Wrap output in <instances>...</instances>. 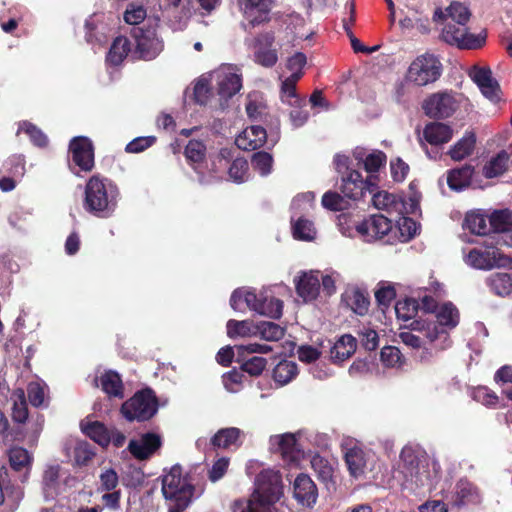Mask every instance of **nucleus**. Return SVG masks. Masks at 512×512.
<instances>
[{
	"label": "nucleus",
	"instance_id": "nucleus-9",
	"mask_svg": "<svg viewBox=\"0 0 512 512\" xmlns=\"http://www.w3.org/2000/svg\"><path fill=\"white\" fill-rule=\"evenodd\" d=\"M464 97L452 91H441L431 94L422 105L425 114L431 118H448L453 115Z\"/></svg>",
	"mask_w": 512,
	"mask_h": 512
},
{
	"label": "nucleus",
	"instance_id": "nucleus-41",
	"mask_svg": "<svg viewBox=\"0 0 512 512\" xmlns=\"http://www.w3.org/2000/svg\"><path fill=\"white\" fill-rule=\"evenodd\" d=\"M489 226L490 230L494 231V235L490 239L496 241L497 244L500 243L499 235L512 228L511 214L505 210L493 212L489 216Z\"/></svg>",
	"mask_w": 512,
	"mask_h": 512
},
{
	"label": "nucleus",
	"instance_id": "nucleus-53",
	"mask_svg": "<svg viewBox=\"0 0 512 512\" xmlns=\"http://www.w3.org/2000/svg\"><path fill=\"white\" fill-rule=\"evenodd\" d=\"M241 431L238 428H226L218 431L212 438V444L220 448H228L235 444Z\"/></svg>",
	"mask_w": 512,
	"mask_h": 512
},
{
	"label": "nucleus",
	"instance_id": "nucleus-27",
	"mask_svg": "<svg viewBox=\"0 0 512 512\" xmlns=\"http://www.w3.org/2000/svg\"><path fill=\"white\" fill-rule=\"evenodd\" d=\"M342 299L354 313L360 316L367 314L370 306L367 291L357 286H352L346 289L342 295Z\"/></svg>",
	"mask_w": 512,
	"mask_h": 512
},
{
	"label": "nucleus",
	"instance_id": "nucleus-60",
	"mask_svg": "<svg viewBox=\"0 0 512 512\" xmlns=\"http://www.w3.org/2000/svg\"><path fill=\"white\" fill-rule=\"evenodd\" d=\"M229 177L236 183L248 179V162L243 158H236L229 167Z\"/></svg>",
	"mask_w": 512,
	"mask_h": 512
},
{
	"label": "nucleus",
	"instance_id": "nucleus-19",
	"mask_svg": "<svg viewBox=\"0 0 512 512\" xmlns=\"http://www.w3.org/2000/svg\"><path fill=\"white\" fill-rule=\"evenodd\" d=\"M72 160L82 171H91L94 167V149L89 138L78 136L70 142Z\"/></svg>",
	"mask_w": 512,
	"mask_h": 512
},
{
	"label": "nucleus",
	"instance_id": "nucleus-20",
	"mask_svg": "<svg viewBox=\"0 0 512 512\" xmlns=\"http://www.w3.org/2000/svg\"><path fill=\"white\" fill-rule=\"evenodd\" d=\"M413 330L421 333L436 349L444 350L451 345L449 331L436 322L415 321Z\"/></svg>",
	"mask_w": 512,
	"mask_h": 512
},
{
	"label": "nucleus",
	"instance_id": "nucleus-18",
	"mask_svg": "<svg viewBox=\"0 0 512 512\" xmlns=\"http://www.w3.org/2000/svg\"><path fill=\"white\" fill-rule=\"evenodd\" d=\"M392 219L373 215L356 225L357 235L365 242L381 240L393 231Z\"/></svg>",
	"mask_w": 512,
	"mask_h": 512
},
{
	"label": "nucleus",
	"instance_id": "nucleus-3",
	"mask_svg": "<svg viewBox=\"0 0 512 512\" xmlns=\"http://www.w3.org/2000/svg\"><path fill=\"white\" fill-rule=\"evenodd\" d=\"M283 494L281 476L274 469H262L255 479V491L241 512H285L279 500Z\"/></svg>",
	"mask_w": 512,
	"mask_h": 512
},
{
	"label": "nucleus",
	"instance_id": "nucleus-31",
	"mask_svg": "<svg viewBox=\"0 0 512 512\" xmlns=\"http://www.w3.org/2000/svg\"><path fill=\"white\" fill-rule=\"evenodd\" d=\"M205 145L201 141L191 140L185 148L187 160L191 163L193 169L199 174L200 182H208L202 170V161L205 157Z\"/></svg>",
	"mask_w": 512,
	"mask_h": 512
},
{
	"label": "nucleus",
	"instance_id": "nucleus-30",
	"mask_svg": "<svg viewBox=\"0 0 512 512\" xmlns=\"http://www.w3.org/2000/svg\"><path fill=\"white\" fill-rule=\"evenodd\" d=\"M86 40L102 45L107 40L108 26L104 23V15L94 14L85 22Z\"/></svg>",
	"mask_w": 512,
	"mask_h": 512
},
{
	"label": "nucleus",
	"instance_id": "nucleus-2",
	"mask_svg": "<svg viewBox=\"0 0 512 512\" xmlns=\"http://www.w3.org/2000/svg\"><path fill=\"white\" fill-rule=\"evenodd\" d=\"M470 16L468 7L455 1L445 11L436 9L433 20L442 25L441 35L445 42L462 49H476L484 44L485 36L468 33L466 24Z\"/></svg>",
	"mask_w": 512,
	"mask_h": 512
},
{
	"label": "nucleus",
	"instance_id": "nucleus-1",
	"mask_svg": "<svg viewBox=\"0 0 512 512\" xmlns=\"http://www.w3.org/2000/svg\"><path fill=\"white\" fill-rule=\"evenodd\" d=\"M400 458L399 469L406 489L426 493L436 488L440 480V465L434 458L411 446L402 449Z\"/></svg>",
	"mask_w": 512,
	"mask_h": 512
},
{
	"label": "nucleus",
	"instance_id": "nucleus-54",
	"mask_svg": "<svg viewBox=\"0 0 512 512\" xmlns=\"http://www.w3.org/2000/svg\"><path fill=\"white\" fill-rule=\"evenodd\" d=\"M381 362L389 368H399L404 364V358L397 347H383L380 354Z\"/></svg>",
	"mask_w": 512,
	"mask_h": 512
},
{
	"label": "nucleus",
	"instance_id": "nucleus-44",
	"mask_svg": "<svg viewBox=\"0 0 512 512\" xmlns=\"http://www.w3.org/2000/svg\"><path fill=\"white\" fill-rule=\"evenodd\" d=\"M299 80L296 76H289L281 83L280 96L283 103L290 106H299L301 103L305 105V101L299 97L296 92V84Z\"/></svg>",
	"mask_w": 512,
	"mask_h": 512
},
{
	"label": "nucleus",
	"instance_id": "nucleus-48",
	"mask_svg": "<svg viewBox=\"0 0 512 512\" xmlns=\"http://www.w3.org/2000/svg\"><path fill=\"white\" fill-rule=\"evenodd\" d=\"M509 154L505 151L499 152L483 168L486 178H494L502 175L508 168Z\"/></svg>",
	"mask_w": 512,
	"mask_h": 512
},
{
	"label": "nucleus",
	"instance_id": "nucleus-11",
	"mask_svg": "<svg viewBox=\"0 0 512 512\" xmlns=\"http://www.w3.org/2000/svg\"><path fill=\"white\" fill-rule=\"evenodd\" d=\"M301 435V432L272 435L269 438L270 452L279 455L288 465H296L303 456Z\"/></svg>",
	"mask_w": 512,
	"mask_h": 512
},
{
	"label": "nucleus",
	"instance_id": "nucleus-24",
	"mask_svg": "<svg viewBox=\"0 0 512 512\" xmlns=\"http://www.w3.org/2000/svg\"><path fill=\"white\" fill-rule=\"evenodd\" d=\"M270 0H242L243 15L252 27L268 21Z\"/></svg>",
	"mask_w": 512,
	"mask_h": 512
},
{
	"label": "nucleus",
	"instance_id": "nucleus-14",
	"mask_svg": "<svg viewBox=\"0 0 512 512\" xmlns=\"http://www.w3.org/2000/svg\"><path fill=\"white\" fill-rule=\"evenodd\" d=\"M212 88L222 99H228L238 93L242 87L239 70L231 65L221 66L211 75Z\"/></svg>",
	"mask_w": 512,
	"mask_h": 512
},
{
	"label": "nucleus",
	"instance_id": "nucleus-58",
	"mask_svg": "<svg viewBox=\"0 0 512 512\" xmlns=\"http://www.w3.org/2000/svg\"><path fill=\"white\" fill-rule=\"evenodd\" d=\"M146 15L147 11L143 5L132 2L127 5L123 18L129 25H138L146 18Z\"/></svg>",
	"mask_w": 512,
	"mask_h": 512
},
{
	"label": "nucleus",
	"instance_id": "nucleus-23",
	"mask_svg": "<svg viewBox=\"0 0 512 512\" xmlns=\"http://www.w3.org/2000/svg\"><path fill=\"white\" fill-rule=\"evenodd\" d=\"M274 42V36L270 33L259 35L254 39L253 50L254 60L264 67H273L278 61L277 51L271 49Z\"/></svg>",
	"mask_w": 512,
	"mask_h": 512
},
{
	"label": "nucleus",
	"instance_id": "nucleus-33",
	"mask_svg": "<svg viewBox=\"0 0 512 512\" xmlns=\"http://www.w3.org/2000/svg\"><path fill=\"white\" fill-rule=\"evenodd\" d=\"M356 351V339L351 335L341 336L331 348V359L334 363H342Z\"/></svg>",
	"mask_w": 512,
	"mask_h": 512
},
{
	"label": "nucleus",
	"instance_id": "nucleus-26",
	"mask_svg": "<svg viewBox=\"0 0 512 512\" xmlns=\"http://www.w3.org/2000/svg\"><path fill=\"white\" fill-rule=\"evenodd\" d=\"M267 140L266 130L261 126L245 128L235 139V144L242 150H256L263 146Z\"/></svg>",
	"mask_w": 512,
	"mask_h": 512
},
{
	"label": "nucleus",
	"instance_id": "nucleus-7",
	"mask_svg": "<svg viewBox=\"0 0 512 512\" xmlns=\"http://www.w3.org/2000/svg\"><path fill=\"white\" fill-rule=\"evenodd\" d=\"M442 70V63L437 56L424 53L410 63L405 74V81L416 87H425L435 83L440 78Z\"/></svg>",
	"mask_w": 512,
	"mask_h": 512
},
{
	"label": "nucleus",
	"instance_id": "nucleus-35",
	"mask_svg": "<svg viewBox=\"0 0 512 512\" xmlns=\"http://www.w3.org/2000/svg\"><path fill=\"white\" fill-rule=\"evenodd\" d=\"M293 237L301 241H312L316 238L317 230L314 223L305 216L291 215Z\"/></svg>",
	"mask_w": 512,
	"mask_h": 512
},
{
	"label": "nucleus",
	"instance_id": "nucleus-56",
	"mask_svg": "<svg viewBox=\"0 0 512 512\" xmlns=\"http://www.w3.org/2000/svg\"><path fill=\"white\" fill-rule=\"evenodd\" d=\"M21 132L25 133L35 146L44 147L48 143L47 136L32 123H21L18 128V133Z\"/></svg>",
	"mask_w": 512,
	"mask_h": 512
},
{
	"label": "nucleus",
	"instance_id": "nucleus-32",
	"mask_svg": "<svg viewBox=\"0 0 512 512\" xmlns=\"http://www.w3.org/2000/svg\"><path fill=\"white\" fill-rule=\"evenodd\" d=\"M473 174L474 168L470 165L452 169L447 173V184L451 190L460 192L470 185Z\"/></svg>",
	"mask_w": 512,
	"mask_h": 512
},
{
	"label": "nucleus",
	"instance_id": "nucleus-64",
	"mask_svg": "<svg viewBox=\"0 0 512 512\" xmlns=\"http://www.w3.org/2000/svg\"><path fill=\"white\" fill-rule=\"evenodd\" d=\"M386 163V155L382 151H373L365 157L364 168L369 173L377 172Z\"/></svg>",
	"mask_w": 512,
	"mask_h": 512
},
{
	"label": "nucleus",
	"instance_id": "nucleus-61",
	"mask_svg": "<svg viewBox=\"0 0 512 512\" xmlns=\"http://www.w3.org/2000/svg\"><path fill=\"white\" fill-rule=\"evenodd\" d=\"M418 306L419 303L415 299H405L396 303L395 312L399 319L406 321L414 317Z\"/></svg>",
	"mask_w": 512,
	"mask_h": 512
},
{
	"label": "nucleus",
	"instance_id": "nucleus-4",
	"mask_svg": "<svg viewBox=\"0 0 512 512\" xmlns=\"http://www.w3.org/2000/svg\"><path fill=\"white\" fill-rule=\"evenodd\" d=\"M161 492L167 503L168 512H183L200 495L191 476L178 464L164 470Z\"/></svg>",
	"mask_w": 512,
	"mask_h": 512
},
{
	"label": "nucleus",
	"instance_id": "nucleus-63",
	"mask_svg": "<svg viewBox=\"0 0 512 512\" xmlns=\"http://www.w3.org/2000/svg\"><path fill=\"white\" fill-rule=\"evenodd\" d=\"M27 392L28 399L33 406L39 407L44 404L46 396L44 384L40 382H31L28 385Z\"/></svg>",
	"mask_w": 512,
	"mask_h": 512
},
{
	"label": "nucleus",
	"instance_id": "nucleus-16",
	"mask_svg": "<svg viewBox=\"0 0 512 512\" xmlns=\"http://www.w3.org/2000/svg\"><path fill=\"white\" fill-rule=\"evenodd\" d=\"M375 188L376 183L374 176H370L364 180L357 170H350L346 176H342L340 189L343 196L347 199L358 201L362 199L366 193L372 194Z\"/></svg>",
	"mask_w": 512,
	"mask_h": 512
},
{
	"label": "nucleus",
	"instance_id": "nucleus-6",
	"mask_svg": "<svg viewBox=\"0 0 512 512\" xmlns=\"http://www.w3.org/2000/svg\"><path fill=\"white\" fill-rule=\"evenodd\" d=\"M230 305L235 311H242L246 306L259 315L273 319H279L283 313V302L268 289L258 293L250 288L236 289L231 295Z\"/></svg>",
	"mask_w": 512,
	"mask_h": 512
},
{
	"label": "nucleus",
	"instance_id": "nucleus-8",
	"mask_svg": "<svg viewBox=\"0 0 512 512\" xmlns=\"http://www.w3.org/2000/svg\"><path fill=\"white\" fill-rule=\"evenodd\" d=\"M157 408V400L152 390L145 389L124 402L121 412L129 421H145L157 412Z\"/></svg>",
	"mask_w": 512,
	"mask_h": 512
},
{
	"label": "nucleus",
	"instance_id": "nucleus-57",
	"mask_svg": "<svg viewBox=\"0 0 512 512\" xmlns=\"http://www.w3.org/2000/svg\"><path fill=\"white\" fill-rule=\"evenodd\" d=\"M311 467L323 482H329L332 479L333 468L322 456L314 455L311 459Z\"/></svg>",
	"mask_w": 512,
	"mask_h": 512
},
{
	"label": "nucleus",
	"instance_id": "nucleus-37",
	"mask_svg": "<svg viewBox=\"0 0 512 512\" xmlns=\"http://www.w3.org/2000/svg\"><path fill=\"white\" fill-rule=\"evenodd\" d=\"M455 494L458 505L477 504L481 501L478 488L466 480H461L457 483Z\"/></svg>",
	"mask_w": 512,
	"mask_h": 512
},
{
	"label": "nucleus",
	"instance_id": "nucleus-29",
	"mask_svg": "<svg viewBox=\"0 0 512 512\" xmlns=\"http://www.w3.org/2000/svg\"><path fill=\"white\" fill-rule=\"evenodd\" d=\"M453 137V129L442 122H431L423 129L424 140L431 145H443Z\"/></svg>",
	"mask_w": 512,
	"mask_h": 512
},
{
	"label": "nucleus",
	"instance_id": "nucleus-25",
	"mask_svg": "<svg viewBox=\"0 0 512 512\" xmlns=\"http://www.w3.org/2000/svg\"><path fill=\"white\" fill-rule=\"evenodd\" d=\"M295 499L304 506H312L317 499V488L312 479L306 474L296 477L293 485Z\"/></svg>",
	"mask_w": 512,
	"mask_h": 512
},
{
	"label": "nucleus",
	"instance_id": "nucleus-39",
	"mask_svg": "<svg viewBox=\"0 0 512 512\" xmlns=\"http://www.w3.org/2000/svg\"><path fill=\"white\" fill-rule=\"evenodd\" d=\"M298 375V367L294 361L282 360L273 369V380L279 385L284 386L290 383Z\"/></svg>",
	"mask_w": 512,
	"mask_h": 512
},
{
	"label": "nucleus",
	"instance_id": "nucleus-55",
	"mask_svg": "<svg viewBox=\"0 0 512 512\" xmlns=\"http://www.w3.org/2000/svg\"><path fill=\"white\" fill-rule=\"evenodd\" d=\"M12 417L16 422L23 423L28 417L24 391L19 389L13 394Z\"/></svg>",
	"mask_w": 512,
	"mask_h": 512
},
{
	"label": "nucleus",
	"instance_id": "nucleus-42",
	"mask_svg": "<svg viewBox=\"0 0 512 512\" xmlns=\"http://www.w3.org/2000/svg\"><path fill=\"white\" fill-rule=\"evenodd\" d=\"M81 429L83 433L101 446L108 445L111 440L110 432L101 422H83Z\"/></svg>",
	"mask_w": 512,
	"mask_h": 512
},
{
	"label": "nucleus",
	"instance_id": "nucleus-47",
	"mask_svg": "<svg viewBox=\"0 0 512 512\" xmlns=\"http://www.w3.org/2000/svg\"><path fill=\"white\" fill-rule=\"evenodd\" d=\"M475 142L473 134H465L449 149L448 154L454 161H460L472 153Z\"/></svg>",
	"mask_w": 512,
	"mask_h": 512
},
{
	"label": "nucleus",
	"instance_id": "nucleus-17",
	"mask_svg": "<svg viewBox=\"0 0 512 512\" xmlns=\"http://www.w3.org/2000/svg\"><path fill=\"white\" fill-rule=\"evenodd\" d=\"M132 36L136 44V53L144 60L154 59L163 49L162 41L153 27H135Z\"/></svg>",
	"mask_w": 512,
	"mask_h": 512
},
{
	"label": "nucleus",
	"instance_id": "nucleus-50",
	"mask_svg": "<svg viewBox=\"0 0 512 512\" xmlns=\"http://www.w3.org/2000/svg\"><path fill=\"white\" fill-rule=\"evenodd\" d=\"M284 334V328L274 322H257V336H260L266 341H278L284 336Z\"/></svg>",
	"mask_w": 512,
	"mask_h": 512
},
{
	"label": "nucleus",
	"instance_id": "nucleus-59",
	"mask_svg": "<svg viewBox=\"0 0 512 512\" xmlns=\"http://www.w3.org/2000/svg\"><path fill=\"white\" fill-rule=\"evenodd\" d=\"M273 158L267 152H257L252 157V166L261 176L270 174Z\"/></svg>",
	"mask_w": 512,
	"mask_h": 512
},
{
	"label": "nucleus",
	"instance_id": "nucleus-13",
	"mask_svg": "<svg viewBox=\"0 0 512 512\" xmlns=\"http://www.w3.org/2000/svg\"><path fill=\"white\" fill-rule=\"evenodd\" d=\"M236 361L241 364L243 371L252 376H257L262 373L266 367V359L260 356H252L251 354H267L272 351L271 346L259 343H249L245 345H236Z\"/></svg>",
	"mask_w": 512,
	"mask_h": 512
},
{
	"label": "nucleus",
	"instance_id": "nucleus-34",
	"mask_svg": "<svg viewBox=\"0 0 512 512\" xmlns=\"http://www.w3.org/2000/svg\"><path fill=\"white\" fill-rule=\"evenodd\" d=\"M464 228L476 235H486L490 231L489 216L481 210H472L465 216Z\"/></svg>",
	"mask_w": 512,
	"mask_h": 512
},
{
	"label": "nucleus",
	"instance_id": "nucleus-38",
	"mask_svg": "<svg viewBox=\"0 0 512 512\" xmlns=\"http://www.w3.org/2000/svg\"><path fill=\"white\" fill-rule=\"evenodd\" d=\"M226 328L230 338L257 336V323L249 319L241 321L231 319L227 322Z\"/></svg>",
	"mask_w": 512,
	"mask_h": 512
},
{
	"label": "nucleus",
	"instance_id": "nucleus-43",
	"mask_svg": "<svg viewBox=\"0 0 512 512\" xmlns=\"http://www.w3.org/2000/svg\"><path fill=\"white\" fill-rule=\"evenodd\" d=\"M8 456L11 467L15 471H23L26 477L32 464L31 454L26 449L16 446L9 450Z\"/></svg>",
	"mask_w": 512,
	"mask_h": 512
},
{
	"label": "nucleus",
	"instance_id": "nucleus-15",
	"mask_svg": "<svg viewBox=\"0 0 512 512\" xmlns=\"http://www.w3.org/2000/svg\"><path fill=\"white\" fill-rule=\"evenodd\" d=\"M343 453L345 464L351 477L361 479L367 471L373 469L372 462L374 456L356 443L349 441L343 445Z\"/></svg>",
	"mask_w": 512,
	"mask_h": 512
},
{
	"label": "nucleus",
	"instance_id": "nucleus-12",
	"mask_svg": "<svg viewBox=\"0 0 512 512\" xmlns=\"http://www.w3.org/2000/svg\"><path fill=\"white\" fill-rule=\"evenodd\" d=\"M372 194L374 207L386 211L391 217L414 214L418 210V199L415 197L406 201L400 195L387 191L373 192Z\"/></svg>",
	"mask_w": 512,
	"mask_h": 512
},
{
	"label": "nucleus",
	"instance_id": "nucleus-28",
	"mask_svg": "<svg viewBox=\"0 0 512 512\" xmlns=\"http://www.w3.org/2000/svg\"><path fill=\"white\" fill-rule=\"evenodd\" d=\"M297 294L304 301L314 300L320 290V280L318 272H305L298 279H295Z\"/></svg>",
	"mask_w": 512,
	"mask_h": 512
},
{
	"label": "nucleus",
	"instance_id": "nucleus-22",
	"mask_svg": "<svg viewBox=\"0 0 512 512\" xmlns=\"http://www.w3.org/2000/svg\"><path fill=\"white\" fill-rule=\"evenodd\" d=\"M470 76L477 84L481 93L490 101L497 102L500 99V87L492 72L486 67H474Z\"/></svg>",
	"mask_w": 512,
	"mask_h": 512
},
{
	"label": "nucleus",
	"instance_id": "nucleus-45",
	"mask_svg": "<svg viewBox=\"0 0 512 512\" xmlns=\"http://www.w3.org/2000/svg\"><path fill=\"white\" fill-rule=\"evenodd\" d=\"M62 476L59 465L47 467L43 476V490L46 499L54 498L58 493V480Z\"/></svg>",
	"mask_w": 512,
	"mask_h": 512
},
{
	"label": "nucleus",
	"instance_id": "nucleus-49",
	"mask_svg": "<svg viewBox=\"0 0 512 512\" xmlns=\"http://www.w3.org/2000/svg\"><path fill=\"white\" fill-rule=\"evenodd\" d=\"M129 51V40L126 37L119 36L114 40L107 54V61L112 65H119L128 55Z\"/></svg>",
	"mask_w": 512,
	"mask_h": 512
},
{
	"label": "nucleus",
	"instance_id": "nucleus-51",
	"mask_svg": "<svg viewBox=\"0 0 512 512\" xmlns=\"http://www.w3.org/2000/svg\"><path fill=\"white\" fill-rule=\"evenodd\" d=\"M314 194L312 192H305L295 196L291 203V215L304 216L314 206Z\"/></svg>",
	"mask_w": 512,
	"mask_h": 512
},
{
	"label": "nucleus",
	"instance_id": "nucleus-40",
	"mask_svg": "<svg viewBox=\"0 0 512 512\" xmlns=\"http://www.w3.org/2000/svg\"><path fill=\"white\" fill-rule=\"evenodd\" d=\"M102 390L110 397L123 398V384L120 375L115 371L109 370L103 373L100 378Z\"/></svg>",
	"mask_w": 512,
	"mask_h": 512
},
{
	"label": "nucleus",
	"instance_id": "nucleus-62",
	"mask_svg": "<svg viewBox=\"0 0 512 512\" xmlns=\"http://www.w3.org/2000/svg\"><path fill=\"white\" fill-rule=\"evenodd\" d=\"M396 297L395 287L390 283L379 284L375 292V298L379 305L387 307Z\"/></svg>",
	"mask_w": 512,
	"mask_h": 512
},
{
	"label": "nucleus",
	"instance_id": "nucleus-5",
	"mask_svg": "<svg viewBox=\"0 0 512 512\" xmlns=\"http://www.w3.org/2000/svg\"><path fill=\"white\" fill-rule=\"evenodd\" d=\"M84 209L99 218L111 217L117 209L120 191L108 178L92 176L85 186Z\"/></svg>",
	"mask_w": 512,
	"mask_h": 512
},
{
	"label": "nucleus",
	"instance_id": "nucleus-46",
	"mask_svg": "<svg viewBox=\"0 0 512 512\" xmlns=\"http://www.w3.org/2000/svg\"><path fill=\"white\" fill-rule=\"evenodd\" d=\"M391 219L396 222L395 231L393 230L392 232H398V240L400 242H407L416 235L417 224L413 219L405 215L395 216Z\"/></svg>",
	"mask_w": 512,
	"mask_h": 512
},
{
	"label": "nucleus",
	"instance_id": "nucleus-52",
	"mask_svg": "<svg viewBox=\"0 0 512 512\" xmlns=\"http://www.w3.org/2000/svg\"><path fill=\"white\" fill-rule=\"evenodd\" d=\"M489 286L497 295H509L512 291V278L507 273H496L489 278Z\"/></svg>",
	"mask_w": 512,
	"mask_h": 512
},
{
	"label": "nucleus",
	"instance_id": "nucleus-21",
	"mask_svg": "<svg viewBox=\"0 0 512 512\" xmlns=\"http://www.w3.org/2000/svg\"><path fill=\"white\" fill-rule=\"evenodd\" d=\"M162 441L155 433H145L129 442L128 450L137 460L149 459L160 447Z\"/></svg>",
	"mask_w": 512,
	"mask_h": 512
},
{
	"label": "nucleus",
	"instance_id": "nucleus-36",
	"mask_svg": "<svg viewBox=\"0 0 512 512\" xmlns=\"http://www.w3.org/2000/svg\"><path fill=\"white\" fill-rule=\"evenodd\" d=\"M437 323L448 331L454 329L459 323V311L451 302H445L435 312Z\"/></svg>",
	"mask_w": 512,
	"mask_h": 512
},
{
	"label": "nucleus",
	"instance_id": "nucleus-10",
	"mask_svg": "<svg viewBox=\"0 0 512 512\" xmlns=\"http://www.w3.org/2000/svg\"><path fill=\"white\" fill-rule=\"evenodd\" d=\"M485 243L484 248H474L465 255L464 260L467 265L475 269L490 270L510 263V258L493 245L496 241L490 239Z\"/></svg>",
	"mask_w": 512,
	"mask_h": 512
}]
</instances>
